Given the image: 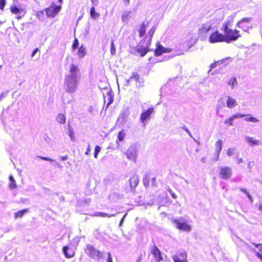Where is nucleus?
Instances as JSON below:
<instances>
[{
	"instance_id": "39",
	"label": "nucleus",
	"mask_w": 262,
	"mask_h": 262,
	"mask_svg": "<svg viewBox=\"0 0 262 262\" xmlns=\"http://www.w3.org/2000/svg\"><path fill=\"white\" fill-rule=\"evenodd\" d=\"M125 136V134L123 131H120L119 132L118 134V139L120 141H122L123 140Z\"/></svg>"
},
{
	"instance_id": "31",
	"label": "nucleus",
	"mask_w": 262,
	"mask_h": 262,
	"mask_svg": "<svg viewBox=\"0 0 262 262\" xmlns=\"http://www.w3.org/2000/svg\"><path fill=\"white\" fill-rule=\"evenodd\" d=\"M94 216H99L101 217H112L115 216V214H108L106 213L101 212H96L94 215Z\"/></svg>"
},
{
	"instance_id": "46",
	"label": "nucleus",
	"mask_w": 262,
	"mask_h": 262,
	"mask_svg": "<svg viewBox=\"0 0 262 262\" xmlns=\"http://www.w3.org/2000/svg\"><path fill=\"white\" fill-rule=\"evenodd\" d=\"M232 121L230 118L227 119L225 120L224 123L226 124H229L230 126L233 125Z\"/></svg>"
},
{
	"instance_id": "26",
	"label": "nucleus",
	"mask_w": 262,
	"mask_h": 262,
	"mask_svg": "<svg viewBox=\"0 0 262 262\" xmlns=\"http://www.w3.org/2000/svg\"><path fill=\"white\" fill-rule=\"evenodd\" d=\"M246 141L251 145H257L259 144V141L254 140L253 138L246 136L245 137Z\"/></svg>"
},
{
	"instance_id": "1",
	"label": "nucleus",
	"mask_w": 262,
	"mask_h": 262,
	"mask_svg": "<svg viewBox=\"0 0 262 262\" xmlns=\"http://www.w3.org/2000/svg\"><path fill=\"white\" fill-rule=\"evenodd\" d=\"M81 77V72L78 66L72 63L70 65L68 72L65 75L63 88L69 93H75Z\"/></svg>"
},
{
	"instance_id": "15",
	"label": "nucleus",
	"mask_w": 262,
	"mask_h": 262,
	"mask_svg": "<svg viewBox=\"0 0 262 262\" xmlns=\"http://www.w3.org/2000/svg\"><path fill=\"white\" fill-rule=\"evenodd\" d=\"M151 253L154 256L156 261H160L163 259L161 251L157 246H154L151 250Z\"/></svg>"
},
{
	"instance_id": "27",
	"label": "nucleus",
	"mask_w": 262,
	"mask_h": 262,
	"mask_svg": "<svg viewBox=\"0 0 262 262\" xmlns=\"http://www.w3.org/2000/svg\"><path fill=\"white\" fill-rule=\"evenodd\" d=\"M28 212V209H25L21 210H19L17 212H16L14 215L15 219H17L19 217H21L24 216V215Z\"/></svg>"
},
{
	"instance_id": "16",
	"label": "nucleus",
	"mask_w": 262,
	"mask_h": 262,
	"mask_svg": "<svg viewBox=\"0 0 262 262\" xmlns=\"http://www.w3.org/2000/svg\"><path fill=\"white\" fill-rule=\"evenodd\" d=\"M226 98V105L228 108H232L237 104L236 100L232 97L227 96Z\"/></svg>"
},
{
	"instance_id": "47",
	"label": "nucleus",
	"mask_w": 262,
	"mask_h": 262,
	"mask_svg": "<svg viewBox=\"0 0 262 262\" xmlns=\"http://www.w3.org/2000/svg\"><path fill=\"white\" fill-rule=\"evenodd\" d=\"M245 246H246V247L249 249L250 250L253 251L254 252V249L252 246H251V245H250L248 243H245Z\"/></svg>"
},
{
	"instance_id": "9",
	"label": "nucleus",
	"mask_w": 262,
	"mask_h": 262,
	"mask_svg": "<svg viewBox=\"0 0 262 262\" xmlns=\"http://www.w3.org/2000/svg\"><path fill=\"white\" fill-rule=\"evenodd\" d=\"M139 183L138 176L137 174L133 175L129 180V187L126 188L127 192H132Z\"/></svg>"
},
{
	"instance_id": "61",
	"label": "nucleus",
	"mask_w": 262,
	"mask_h": 262,
	"mask_svg": "<svg viewBox=\"0 0 262 262\" xmlns=\"http://www.w3.org/2000/svg\"><path fill=\"white\" fill-rule=\"evenodd\" d=\"M240 190L243 192H244L247 195V193H249L246 189L245 188H240Z\"/></svg>"
},
{
	"instance_id": "45",
	"label": "nucleus",
	"mask_w": 262,
	"mask_h": 262,
	"mask_svg": "<svg viewBox=\"0 0 262 262\" xmlns=\"http://www.w3.org/2000/svg\"><path fill=\"white\" fill-rule=\"evenodd\" d=\"M217 64H218L217 61L211 64L210 66V69L208 71V73H210L212 69H214L216 67Z\"/></svg>"
},
{
	"instance_id": "25",
	"label": "nucleus",
	"mask_w": 262,
	"mask_h": 262,
	"mask_svg": "<svg viewBox=\"0 0 262 262\" xmlns=\"http://www.w3.org/2000/svg\"><path fill=\"white\" fill-rule=\"evenodd\" d=\"M85 54H86V48L84 46H81L78 48V50L77 51L78 56L80 58H82L84 57Z\"/></svg>"
},
{
	"instance_id": "22",
	"label": "nucleus",
	"mask_w": 262,
	"mask_h": 262,
	"mask_svg": "<svg viewBox=\"0 0 262 262\" xmlns=\"http://www.w3.org/2000/svg\"><path fill=\"white\" fill-rule=\"evenodd\" d=\"M222 148V141L220 140L215 143V152L217 154V159L218 160L219 154Z\"/></svg>"
},
{
	"instance_id": "33",
	"label": "nucleus",
	"mask_w": 262,
	"mask_h": 262,
	"mask_svg": "<svg viewBox=\"0 0 262 262\" xmlns=\"http://www.w3.org/2000/svg\"><path fill=\"white\" fill-rule=\"evenodd\" d=\"M11 12L14 14H20L23 11L21 9L18 8L15 6H12L10 8Z\"/></svg>"
},
{
	"instance_id": "8",
	"label": "nucleus",
	"mask_w": 262,
	"mask_h": 262,
	"mask_svg": "<svg viewBox=\"0 0 262 262\" xmlns=\"http://www.w3.org/2000/svg\"><path fill=\"white\" fill-rule=\"evenodd\" d=\"M253 20L252 17H247L242 19L237 23L236 26L242 29L244 31L248 32L249 29L251 28L248 26L245 25V23H249Z\"/></svg>"
},
{
	"instance_id": "5",
	"label": "nucleus",
	"mask_w": 262,
	"mask_h": 262,
	"mask_svg": "<svg viewBox=\"0 0 262 262\" xmlns=\"http://www.w3.org/2000/svg\"><path fill=\"white\" fill-rule=\"evenodd\" d=\"M61 8L60 6H56L54 4H52L51 6L46 8L45 11L48 17H54L59 12Z\"/></svg>"
},
{
	"instance_id": "41",
	"label": "nucleus",
	"mask_w": 262,
	"mask_h": 262,
	"mask_svg": "<svg viewBox=\"0 0 262 262\" xmlns=\"http://www.w3.org/2000/svg\"><path fill=\"white\" fill-rule=\"evenodd\" d=\"M100 150H101V147L98 145H96L95 147V152H94V157L95 158H97L99 152L100 151Z\"/></svg>"
},
{
	"instance_id": "28",
	"label": "nucleus",
	"mask_w": 262,
	"mask_h": 262,
	"mask_svg": "<svg viewBox=\"0 0 262 262\" xmlns=\"http://www.w3.org/2000/svg\"><path fill=\"white\" fill-rule=\"evenodd\" d=\"M137 51L140 54L141 56H144L148 52V50L143 47H139L137 49Z\"/></svg>"
},
{
	"instance_id": "40",
	"label": "nucleus",
	"mask_w": 262,
	"mask_h": 262,
	"mask_svg": "<svg viewBox=\"0 0 262 262\" xmlns=\"http://www.w3.org/2000/svg\"><path fill=\"white\" fill-rule=\"evenodd\" d=\"M139 78V75L136 73H133V75L127 80V82H129L132 81L133 79H135L136 81H137Z\"/></svg>"
},
{
	"instance_id": "19",
	"label": "nucleus",
	"mask_w": 262,
	"mask_h": 262,
	"mask_svg": "<svg viewBox=\"0 0 262 262\" xmlns=\"http://www.w3.org/2000/svg\"><path fill=\"white\" fill-rule=\"evenodd\" d=\"M132 17V12L130 10L124 11L122 14V20L124 23H127L130 18Z\"/></svg>"
},
{
	"instance_id": "48",
	"label": "nucleus",
	"mask_w": 262,
	"mask_h": 262,
	"mask_svg": "<svg viewBox=\"0 0 262 262\" xmlns=\"http://www.w3.org/2000/svg\"><path fill=\"white\" fill-rule=\"evenodd\" d=\"M6 4L5 0H0V9H3Z\"/></svg>"
},
{
	"instance_id": "60",
	"label": "nucleus",
	"mask_w": 262,
	"mask_h": 262,
	"mask_svg": "<svg viewBox=\"0 0 262 262\" xmlns=\"http://www.w3.org/2000/svg\"><path fill=\"white\" fill-rule=\"evenodd\" d=\"M60 158L62 161H65L68 159V155L64 156H61L60 157Z\"/></svg>"
},
{
	"instance_id": "42",
	"label": "nucleus",
	"mask_w": 262,
	"mask_h": 262,
	"mask_svg": "<svg viewBox=\"0 0 262 262\" xmlns=\"http://www.w3.org/2000/svg\"><path fill=\"white\" fill-rule=\"evenodd\" d=\"M255 207L257 208L259 212V214L262 213V203L259 202L255 204Z\"/></svg>"
},
{
	"instance_id": "49",
	"label": "nucleus",
	"mask_w": 262,
	"mask_h": 262,
	"mask_svg": "<svg viewBox=\"0 0 262 262\" xmlns=\"http://www.w3.org/2000/svg\"><path fill=\"white\" fill-rule=\"evenodd\" d=\"M107 262H113L111 253L107 252Z\"/></svg>"
},
{
	"instance_id": "4",
	"label": "nucleus",
	"mask_w": 262,
	"mask_h": 262,
	"mask_svg": "<svg viewBox=\"0 0 262 262\" xmlns=\"http://www.w3.org/2000/svg\"><path fill=\"white\" fill-rule=\"evenodd\" d=\"M84 251L88 256L96 260H99L104 257V253L103 252L100 251L93 246L89 244L86 245Z\"/></svg>"
},
{
	"instance_id": "3",
	"label": "nucleus",
	"mask_w": 262,
	"mask_h": 262,
	"mask_svg": "<svg viewBox=\"0 0 262 262\" xmlns=\"http://www.w3.org/2000/svg\"><path fill=\"white\" fill-rule=\"evenodd\" d=\"M221 30L224 34H223L224 41L228 43L236 40L241 36L238 30L231 29L227 26H225L224 28H221Z\"/></svg>"
},
{
	"instance_id": "23",
	"label": "nucleus",
	"mask_w": 262,
	"mask_h": 262,
	"mask_svg": "<svg viewBox=\"0 0 262 262\" xmlns=\"http://www.w3.org/2000/svg\"><path fill=\"white\" fill-rule=\"evenodd\" d=\"M69 248L68 246H65L63 248V252L67 258H71L74 256V252L71 250L68 252Z\"/></svg>"
},
{
	"instance_id": "37",
	"label": "nucleus",
	"mask_w": 262,
	"mask_h": 262,
	"mask_svg": "<svg viewBox=\"0 0 262 262\" xmlns=\"http://www.w3.org/2000/svg\"><path fill=\"white\" fill-rule=\"evenodd\" d=\"M246 115L245 114H241L239 113H236L232 116H231L229 118L233 121V120L238 118H243L244 117H245Z\"/></svg>"
},
{
	"instance_id": "6",
	"label": "nucleus",
	"mask_w": 262,
	"mask_h": 262,
	"mask_svg": "<svg viewBox=\"0 0 262 262\" xmlns=\"http://www.w3.org/2000/svg\"><path fill=\"white\" fill-rule=\"evenodd\" d=\"M137 146L135 144L131 145L127 150L125 154L127 156V158L130 160H133L134 162H136V158L137 157Z\"/></svg>"
},
{
	"instance_id": "62",
	"label": "nucleus",
	"mask_w": 262,
	"mask_h": 262,
	"mask_svg": "<svg viewBox=\"0 0 262 262\" xmlns=\"http://www.w3.org/2000/svg\"><path fill=\"white\" fill-rule=\"evenodd\" d=\"M6 96L4 93H2L0 94V101H1Z\"/></svg>"
},
{
	"instance_id": "20",
	"label": "nucleus",
	"mask_w": 262,
	"mask_h": 262,
	"mask_svg": "<svg viewBox=\"0 0 262 262\" xmlns=\"http://www.w3.org/2000/svg\"><path fill=\"white\" fill-rule=\"evenodd\" d=\"M253 245L255 246L257 249H254V253L258 258H261L262 255V244H255L252 243Z\"/></svg>"
},
{
	"instance_id": "32",
	"label": "nucleus",
	"mask_w": 262,
	"mask_h": 262,
	"mask_svg": "<svg viewBox=\"0 0 262 262\" xmlns=\"http://www.w3.org/2000/svg\"><path fill=\"white\" fill-rule=\"evenodd\" d=\"M9 180H10V183H9V187L11 189H15L16 187V184L15 181L14 179V178L10 176L9 177Z\"/></svg>"
},
{
	"instance_id": "13",
	"label": "nucleus",
	"mask_w": 262,
	"mask_h": 262,
	"mask_svg": "<svg viewBox=\"0 0 262 262\" xmlns=\"http://www.w3.org/2000/svg\"><path fill=\"white\" fill-rule=\"evenodd\" d=\"M153 107H149L147 110L142 112L140 116V120L142 122L150 119L151 114L154 112Z\"/></svg>"
},
{
	"instance_id": "59",
	"label": "nucleus",
	"mask_w": 262,
	"mask_h": 262,
	"mask_svg": "<svg viewBox=\"0 0 262 262\" xmlns=\"http://www.w3.org/2000/svg\"><path fill=\"white\" fill-rule=\"evenodd\" d=\"M247 196H248L249 200H250V201L251 202V203H253V198L251 196V195L249 193H247Z\"/></svg>"
},
{
	"instance_id": "34",
	"label": "nucleus",
	"mask_w": 262,
	"mask_h": 262,
	"mask_svg": "<svg viewBox=\"0 0 262 262\" xmlns=\"http://www.w3.org/2000/svg\"><path fill=\"white\" fill-rule=\"evenodd\" d=\"M228 84L229 85L231 86V89H233L235 85L237 84L236 79L235 77H232L229 79Z\"/></svg>"
},
{
	"instance_id": "11",
	"label": "nucleus",
	"mask_w": 262,
	"mask_h": 262,
	"mask_svg": "<svg viewBox=\"0 0 262 262\" xmlns=\"http://www.w3.org/2000/svg\"><path fill=\"white\" fill-rule=\"evenodd\" d=\"M173 223L175 224L176 227L179 230H183L184 231H190L191 227L190 225H188L185 222H181L178 220H174Z\"/></svg>"
},
{
	"instance_id": "57",
	"label": "nucleus",
	"mask_w": 262,
	"mask_h": 262,
	"mask_svg": "<svg viewBox=\"0 0 262 262\" xmlns=\"http://www.w3.org/2000/svg\"><path fill=\"white\" fill-rule=\"evenodd\" d=\"M91 2L94 6H96L98 5V0H91Z\"/></svg>"
},
{
	"instance_id": "50",
	"label": "nucleus",
	"mask_w": 262,
	"mask_h": 262,
	"mask_svg": "<svg viewBox=\"0 0 262 262\" xmlns=\"http://www.w3.org/2000/svg\"><path fill=\"white\" fill-rule=\"evenodd\" d=\"M39 158L40 159H41L42 160H46V161H50L51 162H53L54 161V160H53V159H52L51 158H47V157H39Z\"/></svg>"
},
{
	"instance_id": "56",
	"label": "nucleus",
	"mask_w": 262,
	"mask_h": 262,
	"mask_svg": "<svg viewBox=\"0 0 262 262\" xmlns=\"http://www.w3.org/2000/svg\"><path fill=\"white\" fill-rule=\"evenodd\" d=\"M38 51H39L38 48H36L35 49H34V50L33 51V52L31 54V57H34Z\"/></svg>"
},
{
	"instance_id": "24",
	"label": "nucleus",
	"mask_w": 262,
	"mask_h": 262,
	"mask_svg": "<svg viewBox=\"0 0 262 262\" xmlns=\"http://www.w3.org/2000/svg\"><path fill=\"white\" fill-rule=\"evenodd\" d=\"M156 29L155 27H153L148 32V35L149 36L148 38L147 37H146V39H147V42L146 46L148 47L150 44V42L151 40L152 37L155 32Z\"/></svg>"
},
{
	"instance_id": "21",
	"label": "nucleus",
	"mask_w": 262,
	"mask_h": 262,
	"mask_svg": "<svg viewBox=\"0 0 262 262\" xmlns=\"http://www.w3.org/2000/svg\"><path fill=\"white\" fill-rule=\"evenodd\" d=\"M233 60V58L231 57H227L224 58L221 60H219L217 61L218 65H221L224 64L225 66H227Z\"/></svg>"
},
{
	"instance_id": "2",
	"label": "nucleus",
	"mask_w": 262,
	"mask_h": 262,
	"mask_svg": "<svg viewBox=\"0 0 262 262\" xmlns=\"http://www.w3.org/2000/svg\"><path fill=\"white\" fill-rule=\"evenodd\" d=\"M220 19L217 18H212L209 21L203 23L199 28L198 34L202 37H206L207 34L211 31H213L214 28L219 24Z\"/></svg>"
},
{
	"instance_id": "64",
	"label": "nucleus",
	"mask_w": 262,
	"mask_h": 262,
	"mask_svg": "<svg viewBox=\"0 0 262 262\" xmlns=\"http://www.w3.org/2000/svg\"><path fill=\"white\" fill-rule=\"evenodd\" d=\"M43 15V12L42 11L38 12L37 13V17L38 18H39L40 15Z\"/></svg>"
},
{
	"instance_id": "10",
	"label": "nucleus",
	"mask_w": 262,
	"mask_h": 262,
	"mask_svg": "<svg viewBox=\"0 0 262 262\" xmlns=\"http://www.w3.org/2000/svg\"><path fill=\"white\" fill-rule=\"evenodd\" d=\"M232 173V169L229 167L223 166L220 168V174L223 179H229L231 177Z\"/></svg>"
},
{
	"instance_id": "7",
	"label": "nucleus",
	"mask_w": 262,
	"mask_h": 262,
	"mask_svg": "<svg viewBox=\"0 0 262 262\" xmlns=\"http://www.w3.org/2000/svg\"><path fill=\"white\" fill-rule=\"evenodd\" d=\"M209 41L210 43L223 42L224 41L223 34L219 33L217 30H215L210 34Z\"/></svg>"
},
{
	"instance_id": "29",
	"label": "nucleus",
	"mask_w": 262,
	"mask_h": 262,
	"mask_svg": "<svg viewBox=\"0 0 262 262\" xmlns=\"http://www.w3.org/2000/svg\"><path fill=\"white\" fill-rule=\"evenodd\" d=\"M56 120L58 123L63 124L66 122V117L64 115L59 114L56 117Z\"/></svg>"
},
{
	"instance_id": "54",
	"label": "nucleus",
	"mask_w": 262,
	"mask_h": 262,
	"mask_svg": "<svg viewBox=\"0 0 262 262\" xmlns=\"http://www.w3.org/2000/svg\"><path fill=\"white\" fill-rule=\"evenodd\" d=\"M258 121H259V120L257 119V118L253 117H251L250 122H253V123H257Z\"/></svg>"
},
{
	"instance_id": "53",
	"label": "nucleus",
	"mask_w": 262,
	"mask_h": 262,
	"mask_svg": "<svg viewBox=\"0 0 262 262\" xmlns=\"http://www.w3.org/2000/svg\"><path fill=\"white\" fill-rule=\"evenodd\" d=\"M183 128L186 132V133L188 134V135L191 137V138H193L192 137V134H191V133L190 132V131L189 130V129L185 126H184L183 127Z\"/></svg>"
},
{
	"instance_id": "58",
	"label": "nucleus",
	"mask_w": 262,
	"mask_h": 262,
	"mask_svg": "<svg viewBox=\"0 0 262 262\" xmlns=\"http://www.w3.org/2000/svg\"><path fill=\"white\" fill-rule=\"evenodd\" d=\"M243 162V159L241 158H237V159H236V163L237 164H240L241 163Z\"/></svg>"
},
{
	"instance_id": "30",
	"label": "nucleus",
	"mask_w": 262,
	"mask_h": 262,
	"mask_svg": "<svg viewBox=\"0 0 262 262\" xmlns=\"http://www.w3.org/2000/svg\"><path fill=\"white\" fill-rule=\"evenodd\" d=\"M90 15L92 18L95 19L99 17L100 14L95 11V7L93 6L90 10Z\"/></svg>"
},
{
	"instance_id": "43",
	"label": "nucleus",
	"mask_w": 262,
	"mask_h": 262,
	"mask_svg": "<svg viewBox=\"0 0 262 262\" xmlns=\"http://www.w3.org/2000/svg\"><path fill=\"white\" fill-rule=\"evenodd\" d=\"M111 53L112 55H115L116 53V50L114 43V41L113 40L111 41Z\"/></svg>"
},
{
	"instance_id": "17",
	"label": "nucleus",
	"mask_w": 262,
	"mask_h": 262,
	"mask_svg": "<svg viewBox=\"0 0 262 262\" xmlns=\"http://www.w3.org/2000/svg\"><path fill=\"white\" fill-rule=\"evenodd\" d=\"M129 112L127 109L123 111L118 118V121H121L122 123H124L127 121L129 116Z\"/></svg>"
},
{
	"instance_id": "52",
	"label": "nucleus",
	"mask_w": 262,
	"mask_h": 262,
	"mask_svg": "<svg viewBox=\"0 0 262 262\" xmlns=\"http://www.w3.org/2000/svg\"><path fill=\"white\" fill-rule=\"evenodd\" d=\"M224 105V103L223 102L221 104H219L217 105L216 106V111H217V113L219 112V110L222 107V106H223Z\"/></svg>"
},
{
	"instance_id": "51",
	"label": "nucleus",
	"mask_w": 262,
	"mask_h": 262,
	"mask_svg": "<svg viewBox=\"0 0 262 262\" xmlns=\"http://www.w3.org/2000/svg\"><path fill=\"white\" fill-rule=\"evenodd\" d=\"M113 102V98L111 96H109L108 102L107 104L106 107H107Z\"/></svg>"
},
{
	"instance_id": "38",
	"label": "nucleus",
	"mask_w": 262,
	"mask_h": 262,
	"mask_svg": "<svg viewBox=\"0 0 262 262\" xmlns=\"http://www.w3.org/2000/svg\"><path fill=\"white\" fill-rule=\"evenodd\" d=\"M236 152V148H228L227 150V155L230 157L232 155H234Z\"/></svg>"
},
{
	"instance_id": "63",
	"label": "nucleus",
	"mask_w": 262,
	"mask_h": 262,
	"mask_svg": "<svg viewBox=\"0 0 262 262\" xmlns=\"http://www.w3.org/2000/svg\"><path fill=\"white\" fill-rule=\"evenodd\" d=\"M90 150H91V149H90V145L89 144V145H88V148H87V150H86V152H85V155H89V152H90Z\"/></svg>"
},
{
	"instance_id": "35",
	"label": "nucleus",
	"mask_w": 262,
	"mask_h": 262,
	"mask_svg": "<svg viewBox=\"0 0 262 262\" xmlns=\"http://www.w3.org/2000/svg\"><path fill=\"white\" fill-rule=\"evenodd\" d=\"M145 28H146V26L144 24H143L141 26L140 30H139V36L140 37H142L145 34V31H146Z\"/></svg>"
},
{
	"instance_id": "12",
	"label": "nucleus",
	"mask_w": 262,
	"mask_h": 262,
	"mask_svg": "<svg viewBox=\"0 0 262 262\" xmlns=\"http://www.w3.org/2000/svg\"><path fill=\"white\" fill-rule=\"evenodd\" d=\"M156 47L155 55L157 56L161 55L163 53H170L171 51V49L165 48L159 43H157Z\"/></svg>"
},
{
	"instance_id": "44",
	"label": "nucleus",
	"mask_w": 262,
	"mask_h": 262,
	"mask_svg": "<svg viewBox=\"0 0 262 262\" xmlns=\"http://www.w3.org/2000/svg\"><path fill=\"white\" fill-rule=\"evenodd\" d=\"M79 45V42L77 38H75L72 47L74 50L76 49Z\"/></svg>"
},
{
	"instance_id": "55",
	"label": "nucleus",
	"mask_w": 262,
	"mask_h": 262,
	"mask_svg": "<svg viewBox=\"0 0 262 262\" xmlns=\"http://www.w3.org/2000/svg\"><path fill=\"white\" fill-rule=\"evenodd\" d=\"M169 192L170 193V194H171V196L172 197V198L173 199H176L177 198V195H176V194L174 193H173L172 192V191L171 190V189H170V190H169Z\"/></svg>"
},
{
	"instance_id": "18",
	"label": "nucleus",
	"mask_w": 262,
	"mask_h": 262,
	"mask_svg": "<svg viewBox=\"0 0 262 262\" xmlns=\"http://www.w3.org/2000/svg\"><path fill=\"white\" fill-rule=\"evenodd\" d=\"M235 14L229 15L227 18V19L223 23V26H222L221 28H224L225 26H227L228 28H229V27L231 26L232 24L233 23V21H234V19L235 18Z\"/></svg>"
},
{
	"instance_id": "14",
	"label": "nucleus",
	"mask_w": 262,
	"mask_h": 262,
	"mask_svg": "<svg viewBox=\"0 0 262 262\" xmlns=\"http://www.w3.org/2000/svg\"><path fill=\"white\" fill-rule=\"evenodd\" d=\"M172 259L174 262H187L186 254L183 252L179 255H174L172 256Z\"/></svg>"
},
{
	"instance_id": "36",
	"label": "nucleus",
	"mask_w": 262,
	"mask_h": 262,
	"mask_svg": "<svg viewBox=\"0 0 262 262\" xmlns=\"http://www.w3.org/2000/svg\"><path fill=\"white\" fill-rule=\"evenodd\" d=\"M68 135L72 141H75L74 133L71 127L69 128Z\"/></svg>"
}]
</instances>
